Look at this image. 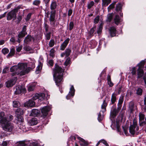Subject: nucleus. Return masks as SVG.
<instances>
[{
  "instance_id": "1",
  "label": "nucleus",
  "mask_w": 146,
  "mask_h": 146,
  "mask_svg": "<svg viewBox=\"0 0 146 146\" xmlns=\"http://www.w3.org/2000/svg\"><path fill=\"white\" fill-rule=\"evenodd\" d=\"M12 115L5 116L4 112L0 113V123L4 130L9 132H11L12 130L14 127L10 122L12 119Z\"/></svg>"
},
{
  "instance_id": "2",
  "label": "nucleus",
  "mask_w": 146,
  "mask_h": 146,
  "mask_svg": "<svg viewBox=\"0 0 146 146\" xmlns=\"http://www.w3.org/2000/svg\"><path fill=\"white\" fill-rule=\"evenodd\" d=\"M27 67L26 64L23 63H19L17 65L13 66L10 69L11 72H15L12 74V76L16 74L23 76L28 73L29 69Z\"/></svg>"
},
{
  "instance_id": "3",
  "label": "nucleus",
  "mask_w": 146,
  "mask_h": 146,
  "mask_svg": "<svg viewBox=\"0 0 146 146\" xmlns=\"http://www.w3.org/2000/svg\"><path fill=\"white\" fill-rule=\"evenodd\" d=\"M55 66V68L53 70V77L56 85L59 86L60 84L62 79L64 69L56 64Z\"/></svg>"
},
{
  "instance_id": "4",
  "label": "nucleus",
  "mask_w": 146,
  "mask_h": 146,
  "mask_svg": "<svg viewBox=\"0 0 146 146\" xmlns=\"http://www.w3.org/2000/svg\"><path fill=\"white\" fill-rule=\"evenodd\" d=\"M18 11V9L16 8L9 12L7 15V19L8 20H10L12 19L13 20H15L16 18V13Z\"/></svg>"
},
{
  "instance_id": "5",
  "label": "nucleus",
  "mask_w": 146,
  "mask_h": 146,
  "mask_svg": "<svg viewBox=\"0 0 146 146\" xmlns=\"http://www.w3.org/2000/svg\"><path fill=\"white\" fill-rule=\"evenodd\" d=\"M145 62L144 61H142L138 64L139 66V68L137 69V75L138 77L140 78L142 77L144 74V72L143 68Z\"/></svg>"
},
{
  "instance_id": "6",
  "label": "nucleus",
  "mask_w": 146,
  "mask_h": 146,
  "mask_svg": "<svg viewBox=\"0 0 146 146\" xmlns=\"http://www.w3.org/2000/svg\"><path fill=\"white\" fill-rule=\"evenodd\" d=\"M139 130V128L137 126V123L135 120L133 121V124L130 126L129 128V132L132 135H134L135 131Z\"/></svg>"
},
{
  "instance_id": "7",
  "label": "nucleus",
  "mask_w": 146,
  "mask_h": 146,
  "mask_svg": "<svg viewBox=\"0 0 146 146\" xmlns=\"http://www.w3.org/2000/svg\"><path fill=\"white\" fill-rule=\"evenodd\" d=\"M56 11H52L51 12V15L49 19L50 25L52 27H54L55 24V17Z\"/></svg>"
},
{
  "instance_id": "8",
  "label": "nucleus",
  "mask_w": 146,
  "mask_h": 146,
  "mask_svg": "<svg viewBox=\"0 0 146 146\" xmlns=\"http://www.w3.org/2000/svg\"><path fill=\"white\" fill-rule=\"evenodd\" d=\"M26 89L24 86L18 85L16 87V90L15 92V93L16 94H18L22 92H26Z\"/></svg>"
},
{
  "instance_id": "9",
  "label": "nucleus",
  "mask_w": 146,
  "mask_h": 146,
  "mask_svg": "<svg viewBox=\"0 0 146 146\" xmlns=\"http://www.w3.org/2000/svg\"><path fill=\"white\" fill-rule=\"evenodd\" d=\"M51 109V108L50 106H45L43 107L41 109V112L43 115L46 116L48 114V112Z\"/></svg>"
},
{
  "instance_id": "10",
  "label": "nucleus",
  "mask_w": 146,
  "mask_h": 146,
  "mask_svg": "<svg viewBox=\"0 0 146 146\" xmlns=\"http://www.w3.org/2000/svg\"><path fill=\"white\" fill-rule=\"evenodd\" d=\"M75 90L73 86H72L69 93L67 96L66 98L67 99L70 98L71 96H73L74 95Z\"/></svg>"
},
{
  "instance_id": "11",
  "label": "nucleus",
  "mask_w": 146,
  "mask_h": 146,
  "mask_svg": "<svg viewBox=\"0 0 146 146\" xmlns=\"http://www.w3.org/2000/svg\"><path fill=\"white\" fill-rule=\"evenodd\" d=\"M76 138L78 139L79 140V142L80 143V144L81 145H88V143L87 141H85L84 139L81 138V137H79L78 135H76L75 137V139Z\"/></svg>"
},
{
  "instance_id": "12",
  "label": "nucleus",
  "mask_w": 146,
  "mask_h": 146,
  "mask_svg": "<svg viewBox=\"0 0 146 146\" xmlns=\"http://www.w3.org/2000/svg\"><path fill=\"white\" fill-rule=\"evenodd\" d=\"M70 40V39L68 38H67L62 44L60 46V49L64 50L68 44Z\"/></svg>"
},
{
  "instance_id": "13",
  "label": "nucleus",
  "mask_w": 146,
  "mask_h": 146,
  "mask_svg": "<svg viewBox=\"0 0 146 146\" xmlns=\"http://www.w3.org/2000/svg\"><path fill=\"white\" fill-rule=\"evenodd\" d=\"M35 102L32 100H30L25 103L24 105L25 107H33L35 105Z\"/></svg>"
},
{
  "instance_id": "14",
  "label": "nucleus",
  "mask_w": 146,
  "mask_h": 146,
  "mask_svg": "<svg viewBox=\"0 0 146 146\" xmlns=\"http://www.w3.org/2000/svg\"><path fill=\"white\" fill-rule=\"evenodd\" d=\"M120 110H119V108H118L117 110L115 108H114L111 113V118H114L117 114L118 111Z\"/></svg>"
},
{
  "instance_id": "15",
  "label": "nucleus",
  "mask_w": 146,
  "mask_h": 146,
  "mask_svg": "<svg viewBox=\"0 0 146 146\" xmlns=\"http://www.w3.org/2000/svg\"><path fill=\"white\" fill-rule=\"evenodd\" d=\"M28 123L31 125H36L38 123L37 119L35 117L33 118L29 121Z\"/></svg>"
},
{
  "instance_id": "16",
  "label": "nucleus",
  "mask_w": 146,
  "mask_h": 146,
  "mask_svg": "<svg viewBox=\"0 0 146 146\" xmlns=\"http://www.w3.org/2000/svg\"><path fill=\"white\" fill-rule=\"evenodd\" d=\"M109 31L111 36H115L116 29L115 27H110L109 29Z\"/></svg>"
},
{
  "instance_id": "17",
  "label": "nucleus",
  "mask_w": 146,
  "mask_h": 146,
  "mask_svg": "<svg viewBox=\"0 0 146 146\" xmlns=\"http://www.w3.org/2000/svg\"><path fill=\"white\" fill-rule=\"evenodd\" d=\"M15 80H8L6 82V86L7 87H9L12 86L15 84Z\"/></svg>"
},
{
  "instance_id": "18",
  "label": "nucleus",
  "mask_w": 146,
  "mask_h": 146,
  "mask_svg": "<svg viewBox=\"0 0 146 146\" xmlns=\"http://www.w3.org/2000/svg\"><path fill=\"white\" fill-rule=\"evenodd\" d=\"M57 6L56 3V1L53 0L52 2L50 5V9L52 11H54V10L56 8Z\"/></svg>"
},
{
  "instance_id": "19",
  "label": "nucleus",
  "mask_w": 146,
  "mask_h": 146,
  "mask_svg": "<svg viewBox=\"0 0 146 146\" xmlns=\"http://www.w3.org/2000/svg\"><path fill=\"white\" fill-rule=\"evenodd\" d=\"M40 111L36 109H33L32 110L31 114L32 115L36 116L38 115Z\"/></svg>"
},
{
  "instance_id": "20",
  "label": "nucleus",
  "mask_w": 146,
  "mask_h": 146,
  "mask_svg": "<svg viewBox=\"0 0 146 146\" xmlns=\"http://www.w3.org/2000/svg\"><path fill=\"white\" fill-rule=\"evenodd\" d=\"M15 114L17 116L22 115L23 114V110L21 108L17 109L15 111Z\"/></svg>"
},
{
  "instance_id": "21",
  "label": "nucleus",
  "mask_w": 146,
  "mask_h": 146,
  "mask_svg": "<svg viewBox=\"0 0 146 146\" xmlns=\"http://www.w3.org/2000/svg\"><path fill=\"white\" fill-rule=\"evenodd\" d=\"M111 2V0H102V5L103 6H108Z\"/></svg>"
},
{
  "instance_id": "22",
  "label": "nucleus",
  "mask_w": 146,
  "mask_h": 146,
  "mask_svg": "<svg viewBox=\"0 0 146 146\" xmlns=\"http://www.w3.org/2000/svg\"><path fill=\"white\" fill-rule=\"evenodd\" d=\"M129 108L131 112H132L134 110L135 107L134 104L133 102H130L129 104Z\"/></svg>"
},
{
  "instance_id": "23",
  "label": "nucleus",
  "mask_w": 146,
  "mask_h": 146,
  "mask_svg": "<svg viewBox=\"0 0 146 146\" xmlns=\"http://www.w3.org/2000/svg\"><path fill=\"white\" fill-rule=\"evenodd\" d=\"M115 23L118 25L120 22V19L119 16L118 15H115L114 19Z\"/></svg>"
},
{
  "instance_id": "24",
  "label": "nucleus",
  "mask_w": 146,
  "mask_h": 146,
  "mask_svg": "<svg viewBox=\"0 0 146 146\" xmlns=\"http://www.w3.org/2000/svg\"><path fill=\"white\" fill-rule=\"evenodd\" d=\"M15 49L13 48H12L10 50L9 53L7 56V57L8 58L10 57H12L15 54Z\"/></svg>"
},
{
  "instance_id": "25",
  "label": "nucleus",
  "mask_w": 146,
  "mask_h": 146,
  "mask_svg": "<svg viewBox=\"0 0 146 146\" xmlns=\"http://www.w3.org/2000/svg\"><path fill=\"white\" fill-rule=\"evenodd\" d=\"M32 38L30 35H28L26 37L24 40V42L26 43H28L32 40Z\"/></svg>"
},
{
  "instance_id": "26",
  "label": "nucleus",
  "mask_w": 146,
  "mask_h": 146,
  "mask_svg": "<svg viewBox=\"0 0 146 146\" xmlns=\"http://www.w3.org/2000/svg\"><path fill=\"white\" fill-rule=\"evenodd\" d=\"M123 97H120L118 102V108L119 110H120L121 107V104L123 102Z\"/></svg>"
},
{
  "instance_id": "27",
  "label": "nucleus",
  "mask_w": 146,
  "mask_h": 146,
  "mask_svg": "<svg viewBox=\"0 0 146 146\" xmlns=\"http://www.w3.org/2000/svg\"><path fill=\"white\" fill-rule=\"evenodd\" d=\"M17 123L18 124L23 123V119L22 116L21 115L17 116Z\"/></svg>"
},
{
  "instance_id": "28",
  "label": "nucleus",
  "mask_w": 146,
  "mask_h": 146,
  "mask_svg": "<svg viewBox=\"0 0 146 146\" xmlns=\"http://www.w3.org/2000/svg\"><path fill=\"white\" fill-rule=\"evenodd\" d=\"M38 102H39L43 100L45 97V94L43 93L40 94H38Z\"/></svg>"
},
{
  "instance_id": "29",
  "label": "nucleus",
  "mask_w": 146,
  "mask_h": 146,
  "mask_svg": "<svg viewBox=\"0 0 146 146\" xmlns=\"http://www.w3.org/2000/svg\"><path fill=\"white\" fill-rule=\"evenodd\" d=\"M96 27H95L92 28L90 30L89 33V36L90 37H91L93 36V34L95 30L96 29Z\"/></svg>"
},
{
  "instance_id": "30",
  "label": "nucleus",
  "mask_w": 146,
  "mask_h": 146,
  "mask_svg": "<svg viewBox=\"0 0 146 146\" xmlns=\"http://www.w3.org/2000/svg\"><path fill=\"white\" fill-rule=\"evenodd\" d=\"M19 128L22 130L23 132H25L26 131L25 128L26 127L23 123H21L19 124Z\"/></svg>"
},
{
  "instance_id": "31",
  "label": "nucleus",
  "mask_w": 146,
  "mask_h": 146,
  "mask_svg": "<svg viewBox=\"0 0 146 146\" xmlns=\"http://www.w3.org/2000/svg\"><path fill=\"white\" fill-rule=\"evenodd\" d=\"M35 85L34 84L30 85L28 87V90L29 92L35 89Z\"/></svg>"
},
{
  "instance_id": "32",
  "label": "nucleus",
  "mask_w": 146,
  "mask_h": 146,
  "mask_svg": "<svg viewBox=\"0 0 146 146\" xmlns=\"http://www.w3.org/2000/svg\"><path fill=\"white\" fill-rule=\"evenodd\" d=\"M42 64L41 63L39 62V64L37 67V69L36 71V74H38L39 73V71L41 69L42 67Z\"/></svg>"
},
{
  "instance_id": "33",
  "label": "nucleus",
  "mask_w": 146,
  "mask_h": 146,
  "mask_svg": "<svg viewBox=\"0 0 146 146\" xmlns=\"http://www.w3.org/2000/svg\"><path fill=\"white\" fill-rule=\"evenodd\" d=\"M113 15L112 13L108 14L107 16V21L110 22L112 19Z\"/></svg>"
},
{
  "instance_id": "34",
  "label": "nucleus",
  "mask_w": 146,
  "mask_h": 146,
  "mask_svg": "<svg viewBox=\"0 0 146 146\" xmlns=\"http://www.w3.org/2000/svg\"><path fill=\"white\" fill-rule=\"evenodd\" d=\"M25 143L22 141L17 142L15 144V146H25Z\"/></svg>"
},
{
  "instance_id": "35",
  "label": "nucleus",
  "mask_w": 146,
  "mask_h": 146,
  "mask_svg": "<svg viewBox=\"0 0 146 146\" xmlns=\"http://www.w3.org/2000/svg\"><path fill=\"white\" fill-rule=\"evenodd\" d=\"M20 106V104L19 101H15L13 102V106L14 107L17 108Z\"/></svg>"
},
{
  "instance_id": "36",
  "label": "nucleus",
  "mask_w": 146,
  "mask_h": 146,
  "mask_svg": "<svg viewBox=\"0 0 146 146\" xmlns=\"http://www.w3.org/2000/svg\"><path fill=\"white\" fill-rule=\"evenodd\" d=\"M102 24L101 23L100 24V26H99V27L97 31V33L98 35H100L101 33V32L102 30Z\"/></svg>"
},
{
  "instance_id": "37",
  "label": "nucleus",
  "mask_w": 146,
  "mask_h": 146,
  "mask_svg": "<svg viewBox=\"0 0 146 146\" xmlns=\"http://www.w3.org/2000/svg\"><path fill=\"white\" fill-rule=\"evenodd\" d=\"M116 97L115 96L114 93H113L111 96V102L112 104H114L116 101Z\"/></svg>"
},
{
  "instance_id": "38",
  "label": "nucleus",
  "mask_w": 146,
  "mask_h": 146,
  "mask_svg": "<svg viewBox=\"0 0 146 146\" xmlns=\"http://www.w3.org/2000/svg\"><path fill=\"white\" fill-rule=\"evenodd\" d=\"M26 34H27V33H24L21 31L19 33L18 36L19 38H21L24 37Z\"/></svg>"
},
{
  "instance_id": "39",
  "label": "nucleus",
  "mask_w": 146,
  "mask_h": 146,
  "mask_svg": "<svg viewBox=\"0 0 146 146\" xmlns=\"http://www.w3.org/2000/svg\"><path fill=\"white\" fill-rule=\"evenodd\" d=\"M9 50L7 48H5L2 49V53L4 54H6L9 52Z\"/></svg>"
},
{
  "instance_id": "40",
  "label": "nucleus",
  "mask_w": 146,
  "mask_h": 146,
  "mask_svg": "<svg viewBox=\"0 0 146 146\" xmlns=\"http://www.w3.org/2000/svg\"><path fill=\"white\" fill-rule=\"evenodd\" d=\"M107 79L108 81V83L110 87L113 86V84L111 81V78L110 76H108Z\"/></svg>"
},
{
  "instance_id": "41",
  "label": "nucleus",
  "mask_w": 146,
  "mask_h": 146,
  "mask_svg": "<svg viewBox=\"0 0 146 146\" xmlns=\"http://www.w3.org/2000/svg\"><path fill=\"white\" fill-rule=\"evenodd\" d=\"M139 116L140 120L142 121L144 119L145 117L144 114L140 113L139 114Z\"/></svg>"
},
{
  "instance_id": "42",
  "label": "nucleus",
  "mask_w": 146,
  "mask_h": 146,
  "mask_svg": "<svg viewBox=\"0 0 146 146\" xmlns=\"http://www.w3.org/2000/svg\"><path fill=\"white\" fill-rule=\"evenodd\" d=\"M142 91L143 90L139 88L137 90L136 93L137 95H141L142 94Z\"/></svg>"
},
{
  "instance_id": "43",
  "label": "nucleus",
  "mask_w": 146,
  "mask_h": 146,
  "mask_svg": "<svg viewBox=\"0 0 146 146\" xmlns=\"http://www.w3.org/2000/svg\"><path fill=\"white\" fill-rule=\"evenodd\" d=\"M71 52V50L70 49H66L65 51V53L66 55V56H67L70 55Z\"/></svg>"
},
{
  "instance_id": "44",
  "label": "nucleus",
  "mask_w": 146,
  "mask_h": 146,
  "mask_svg": "<svg viewBox=\"0 0 146 146\" xmlns=\"http://www.w3.org/2000/svg\"><path fill=\"white\" fill-rule=\"evenodd\" d=\"M122 7L121 4L119 3L117 5L116 7V10L117 11L120 10Z\"/></svg>"
},
{
  "instance_id": "45",
  "label": "nucleus",
  "mask_w": 146,
  "mask_h": 146,
  "mask_svg": "<svg viewBox=\"0 0 146 146\" xmlns=\"http://www.w3.org/2000/svg\"><path fill=\"white\" fill-rule=\"evenodd\" d=\"M94 2L93 1H91L88 5V9H90L94 5Z\"/></svg>"
},
{
  "instance_id": "46",
  "label": "nucleus",
  "mask_w": 146,
  "mask_h": 146,
  "mask_svg": "<svg viewBox=\"0 0 146 146\" xmlns=\"http://www.w3.org/2000/svg\"><path fill=\"white\" fill-rule=\"evenodd\" d=\"M70 58H68L65 61V62L64 63L65 65L66 66H67L70 64Z\"/></svg>"
},
{
  "instance_id": "47",
  "label": "nucleus",
  "mask_w": 146,
  "mask_h": 146,
  "mask_svg": "<svg viewBox=\"0 0 146 146\" xmlns=\"http://www.w3.org/2000/svg\"><path fill=\"white\" fill-rule=\"evenodd\" d=\"M74 26V24L73 23L72 21L70 22L69 23V30H71L73 29Z\"/></svg>"
},
{
  "instance_id": "48",
  "label": "nucleus",
  "mask_w": 146,
  "mask_h": 146,
  "mask_svg": "<svg viewBox=\"0 0 146 146\" xmlns=\"http://www.w3.org/2000/svg\"><path fill=\"white\" fill-rule=\"evenodd\" d=\"M107 106V104L106 103L105 100H104L103 102V104H102V108L104 109L105 110H106V108Z\"/></svg>"
},
{
  "instance_id": "49",
  "label": "nucleus",
  "mask_w": 146,
  "mask_h": 146,
  "mask_svg": "<svg viewBox=\"0 0 146 146\" xmlns=\"http://www.w3.org/2000/svg\"><path fill=\"white\" fill-rule=\"evenodd\" d=\"M54 44V41L53 40H51L49 43V46L50 47H52Z\"/></svg>"
},
{
  "instance_id": "50",
  "label": "nucleus",
  "mask_w": 146,
  "mask_h": 146,
  "mask_svg": "<svg viewBox=\"0 0 146 146\" xmlns=\"http://www.w3.org/2000/svg\"><path fill=\"white\" fill-rule=\"evenodd\" d=\"M100 20V17L99 16H97L94 19V23L95 24L98 23L99 21Z\"/></svg>"
},
{
  "instance_id": "51",
  "label": "nucleus",
  "mask_w": 146,
  "mask_h": 146,
  "mask_svg": "<svg viewBox=\"0 0 146 146\" xmlns=\"http://www.w3.org/2000/svg\"><path fill=\"white\" fill-rule=\"evenodd\" d=\"M115 4V2L113 3L110 4L108 7V10L114 8V5Z\"/></svg>"
},
{
  "instance_id": "52",
  "label": "nucleus",
  "mask_w": 146,
  "mask_h": 146,
  "mask_svg": "<svg viewBox=\"0 0 146 146\" xmlns=\"http://www.w3.org/2000/svg\"><path fill=\"white\" fill-rule=\"evenodd\" d=\"M24 50L27 51H29L31 50L32 48L29 46H26L24 48Z\"/></svg>"
},
{
  "instance_id": "53",
  "label": "nucleus",
  "mask_w": 146,
  "mask_h": 146,
  "mask_svg": "<svg viewBox=\"0 0 146 146\" xmlns=\"http://www.w3.org/2000/svg\"><path fill=\"white\" fill-rule=\"evenodd\" d=\"M40 3V1L38 0H35L33 2V4L35 5H37Z\"/></svg>"
},
{
  "instance_id": "54",
  "label": "nucleus",
  "mask_w": 146,
  "mask_h": 146,
  "mask_svg": "<svg viewBox=\"0 0 146 146\" xmlns=\"http://www.w3.org/2000/svg\"><path fill=\"white\" fill-rule=\"evenodd\" d=\"M38 94H36L33 97V100H38Z\"/></svg>"
},
{
  "instance_id": "55",
  "label": "nucleus",
  "mask_w": 146,
  "mask_h": 146,
  "mask_svg": "<svg viewBox=\"0 0 146 146\" xmlns=\"http://www.w3.org/2000/svg\"><path fill=\"white\" fill-rule=\"evenodd\" d=\"M98 119L99 121H101L103 119V117L101 116V113H100L98 115Z\"/></svg>"
},
{
  "instance_id": "56",
  "label": "nucleus",
  "mask_w": 146,
  "mask_h": 146,
  "mask_svg": "<svg viewBox=\"0 0 146 146\" xmlns=\"http://www.w3.org/2000/svg\"><path fill=\"white\" fill-rule=\"evenodd\" d=\"M131 72L133 75L135 74L136 73V68L135 67H134L132 68Z\"/></svg>"
},
{
  "instance_id": "57",
  "label": "nucleus",
  "mask_w": 146,
  "mask_h": 146,
  "mask_svg": "<svg viewBox=\"0 0 146 146\" xmlns=\"http://www.w3.org/2000/svg\"><path fill=\"white\" fill-rule=\"evenodd\" d=\"M46 37L47 40H49L50 38V33H47L46 35Z\"/></svg>"
},
{
  "instance_id": "58",
  "label": "nucleus",
  "mask_w": 146,
  "mask_h": 146,
  "mask_svg": "<svg viewBox=\"0 0 146 146\" xmlns=\"http://www.w3.org/2000/svg\"><path fill=\"white\" fill-rule=\"evenodd\" d=\"M27 30V27L25 25L23 26L22 28V31H21L22 32H23L24 33H27L26 32Z\"/></svg>"
},
{
  "instance_id": "59",
  "label": "nucleus",
  "mask_w": 146,
  "mask_h": 146,
  "mask_svg": "<svg viewBox=\"0 0 146 146\" xmlns=\"http://www.w3.org/2000/svg\"><path fill=\"white\" fill-rule=\"evenodd\" d=\"M8 142L7 141H3L1 145L2 146H7Z\"/></svg>"
},
{
  "instance_id": "60",
  "label": "nucleus",
  "mask_w": 146,
  "mask_h": 146,
  "mask_svg": "<svg viewBox=\"0 0 146 146\" xmlns=\"http://www.w3.org/2000/svg\"><path fill=\"white\" fill-rule=\"evenodd\" d=\"M8 68L6 67L3 69V72L4 73H6L8 71Z\"/></svg>"
},
{
  "instance_id": "61",
  "label": "nucleus",
  "mask_w": 146,
  "mask_h": 146,
  "mask_svg": "<svg viewBox=\"0 0 146 146\" xmlns=\"http://www.w3.org/2000/svg\"><path fill=\"white\" fill-rule=\"evenodd\" d=\"M31 13L29 14L27 16V17L26 18V20L27 21L29 20L31 17Z\"/></svg>"
},
{
  "instance_id": "62",
  "label": "nucleus",
  "mask_w": 146,
  "mask_h": 146,
  "mask_svg": "<svg viewBox=\"0 0 146 146\" xmlns=\"http://www.w3.org/2000/svg\"><path fill=\"white\" fill-rule=\"evenodd\" d=\"M72 13V9H69L68 12V16H70Z\"/></svg>"
},
{
  "instance_id": "63",
  "label": "nucleus",
  "mask_w": 146,
  "mask_h": 146,
  "mask_svg": "<svg viewBox=\"0 0 146 146\" xmlns=\"http://www.w3.org/2000/svg\"><path fill=\"white\" fill-rule=\"evenodd\" d=\"M22 47L21 46H20L17 48L16 49L17 51L18 52H19L21 50Z\"/></svg>"
},
{
  "instance_id": "64",
  "label": "nucleus",
  "mask_w": 146,
  "mask_h": 146,
  "mask_svg": "<svg viewBox=\"0 0 146 146\" xmlns=\"http://www.w3.org/2000/svg\"><path fill=\"white\" fill-rule=\"evenodd\" d=\"M49 64L51 66H52L53 65V60H49Z\"/></svg>"
}]
</instances>
